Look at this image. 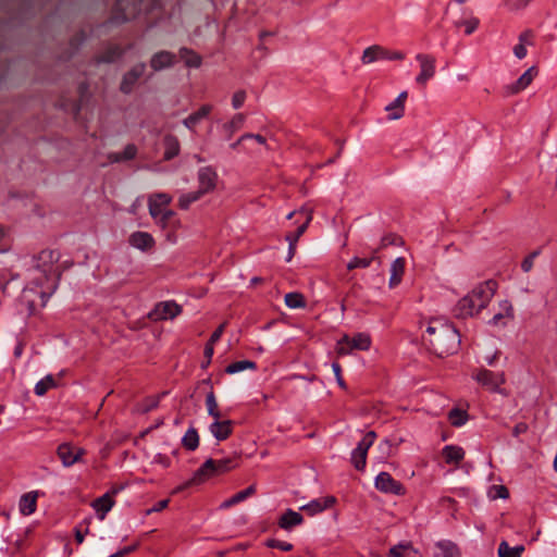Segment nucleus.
I'll return each mask as SVG.
<instances>
[{
  "mask_svg": "<svg viewBox=\"0 0 557 557\" xmlns=\"http://www.w3.org/2000/svg\"><path fill=\"white\" fill-rule=\"evenodd\" d=\"M539 70L536 66L529 67L515 83L506 86L507 95H516L531 85L534 77L537 76Z\"/></svg>",
  "mask_w": 557,
  "mask_h": 557,
  "instance_id": "nucleus-13",
  "label": "nucleus"
},
{
  "mask_svg": "<svg viewBox=\"0 0 557 557\" xmlns=\"http://www.w3.org/2000/svg\"><path fill=\"white\" fill-rule=\"evenodd\" d=\"M401 244H403L401 237L397 236L396 234L389 233L381 238L380 246L376 249L379 251L380 249L386 248L387 246H392V245L398 246Z\"/></svg>",
  "mask_w": 557,
  "mask_h": 557,
  "instance_id": "nucleus-47",
  "label": "nucleus"
},
{
  "mask_svg": "<svg viewBox=\"0 0 557 557\" xmlns=\"http://www.w3.org/2000/svg\"><path fill=\"white\" fill-rule=\"evenodd\" d=\"M265 545L270 548H278L284 552H289L293 549V545L290 543L278 541L275 539L267 540Z\"/></svg>",
  "mask_w": 557,
  "mask_h": 557,
  "instance_id": "nucleus-49",
  "label": "nucleus"
},
{
  "mask_svg": "<svg viewBox=\"0 0 557 557\" xmlns=\"http://www.w3.org/2000/svg\"><path fill=\"white\" fill-rule=\"evenodd\" d=\"M405 54L400 51H389L379 45L368 47L361 57L363 64H370L377 60H404Z\"/></svg>",
  "mask_w": 557,
  "mask_h": 557,
  "instance_id": "nucleus-4",
  "label": "nucleus"
},
{
  "mask_svg": "<svg viewBox=\"0 0 557 557\" xmlns=\"http://www.w3.org/2000/svg\"><path fill=\"white\" fill-rule=\"evenodd\" d=\"M145 71L146 64L144 62L135 64L123 75L120 84V91L124 95H129L134 90L139 78L144 75Z\"/></svg>",
  "mask_w": 557,
  "mask_h": 557,
  "instance_id": "nucleus-11",
  "label": "nucleus"
},
{
  "mask_svg": "<svg viewBox=\"0 0 557 557\" xmlns=\"http://www.w3.org/2000/svg\"><path fill=\"white\" fill-rule=\"evenodd\" d=\"M205 195L199 189L181 195L178 198V207L182 210H187L191 203L198 201Z\"/></svg>",
  "mask_w": 557,
  "mask_h": 557,
  "instance_id": "nucleus-37",
  "label": "nucleus"
},
{
  "mask_svg": "<svg viewBox=\"0 0 557 557\" xmlns=\"http://www.w3.org/2000/svg\"><path fill=\"white\" fill-rule=\"evenodd\" d=\"M332 369H333V372L335 374V377H336V381H337V384L339 385V387L342 388H346V383L345 381L343 380L342 377V368H341V364L337 363V362H333L332 363Z\"/></svg>",
  "mask_w": 557,
  "mask_h": 557,
  "instance_id": "nucleus-56",
  "label": "nucleus"
},
{
  "mask_svg": "<svg viewBox=\"0 0 557 557\" xmlns=\"http://www.w3.org/2000/svg\"><path fill=\"white\" fill-rule=\"evenodd\" d=\"M218 173L214 168L208 165L200 168L197 173L198 189L203 195L212 193L218 184Z\"/></svg>",
  "mask_w": 557,
  "mask_h": 557,
  "instance_id": "nucleus-10",
  "label": "nucleus"
},
{
  "mask_svg": "<svg viewBox=\"0 0 557 557\" xmlns=\"http://www.w3.org/2000/svg\"><path fill=\"white\" fill-rule=\"evenodd\" d=\"M178 54L188 67H199L201 64V58L191 49L183 47L180 49Z\"/></svg>",
  "mask_w": 557,
  "mask_h": 557,
  "instance_id": "nucleus-31",
  "label": "nucleus"
},
{
  "mask_svg": "<svg viewBox=\"0 0 557 557\" xmlns=\"http://www.w3.org/2000/svg\"><path fill=\"white\" fill-rule=\"evenodd\" d=\"M472 379L493 393L508 396L507 391L500 387L506 382L504 371L494 372L485 368H481L472 375Z\"/></svg>",
  "mask_w": 557,
  "mask_h": 557,
  "instance_id": "nucleus-2",
  "label": "nucleus"
},
{
  "mask_svg": "<svg viewBox=\"0 0 557 557\" xmlns=\"http://www.w3.org/2000/svg\"><path fill=\"white\" fill-rule=\"evenodd\" d=\"M533 32L531 29H527L519 35V42L524 44V46H533Z\"/></svg>",
  "mask_w": 557,
  "mask_h": 557,
  "instance_id": "nucleus-59",
  "label": "nucleus"
},
{
  "mask_svg": "<svg viewBox=\"0 0 557 557\" xmlns=\"http://www.w3.org/2000/svg\"><path fill=\"white\" fill-rule=\"evenodd\" d=\"M164 146V160L169 161L178 156L180 153V141L178 138L172 134H168L163 138Z\"/></svg>",
  "mask_w": 557,
  "mask_h": 557,
  "instance_id": "nucleus-26",
  "label": "nucleus"
},
{
  "mask_svg": "<svg viewBox=\"0 0 557 557\" xmlns=\"http://www.w3.org/2000/svg\"><path fill=\"white\" fill-rule=\"evenodd\" d=\"M336 503L334 496H326L324 498L313 499L310 503L300 507V510L308 512L310 516H314L323 510L332 507Z\"/></svg>",
  "mask_w": 557,
  "mask_h": 557,
  "instance_id": "nucleus-20",
  "label": "nucleus"
},
{
  "mask_svg": "<svg viewBox=\"0 0 557 557\" xmlns=\"http://www.w3.org/2000/svg\"><path fill=\"white\" fill-rule=\"evenodd\" d=\"M148 208L150 215L157 220L164 211H162V207L159 206L158 201L154 199V197H149L148 199Z\"/></svg>",
  "mask_w": 557,
  "mask_h": 557,
  "instance_id": "nucleus-51",
  "label": "nucleus"
},
{
  "mask_svg": "<svg viewBox=\"0 0 557 557\" xmlns=\"http://www.w3.org/2000/svg\"><path fill=\"white\" fill-rule=\"evenodd\" d=\"M245 123V115L243 113H237L233 116V119L223 125V129L227 134V138H231L235 132L240 129Z\"/></svg>",
  "mask_w": 557,
  "mask_h": 557,
  "instance_id": "nucleus-34",
  "label": "nucleus"
},
{
  "mask_svg": "<svg viewBox=\"0 0 557 557\" xmlns=\"http://www.w3.org/2000/svg\"><path fill=\"white\" fill-rule=\"evenodd\" d=\"M256 493V486L252 484L248 486L247 488L234 494L238 503L245 500L249 496H252Z\"/></svg>",
  "mask_w": 557,
  "mask_h": 557,
  "instance_id": "nucleus-55",
  "label": "nucleus"
},
{
  "mask_svg": "<svg viewBox=\"0 0 557 557\" xmlns=\"http://www.w3.org/2000/svg\"><path fill=\"white\" fill-rule=\"evenodd\" d=\"M206 406H207L208 412L213 411L216 408H219L216 399H215V395L212 389L207 394Z\"/></svg>",
  "mask_w": 557,
  "mask_h": 557,
  "instance_id": "nucleus-57",
  "label": "nucleus"
},
{
  "mask_svg": "<svg viewBox=\"0 0 557 557\" xmlns=\"http://www.w3.org/2000/svg\"><path fill=\"white\" fill-rule=\"evenodd\" d=\"M497 289V283L494 280H487L480 283L471 292L472 296L479 302V310L487 307L492 298L494 297Z\"/></svg>",
  "mask_w": 557,
  "mask_h": 557,
  "instance_id": "nucleus-7",
  "label": "nucleus"
},
{
  "mask_svg": "<svg viewBox=\"0 0 557 557\" xmlns=\"http://www.w3.org/2000/svg\"><path fill=\"white\" fill-rule=\"evenodd\" d=\"M285 305L290 309L305 308L306 300L302 294L294 292L285 295Z\"/></svg>",
  "mask_w": 557,
  "mask_h": 557,
  "instance_id": "nucleus-39",
  "label": "nucleus"
},
{
  "mask_svg": "<svg viewBox=\"0 0 557 557\" xmlns=\"http://www.w3.org/2000/svg\"><path fill=\"white\" fill-rule=\"evenodd\" d=\"M128 243L131 246L141 251H148L152 249L156 244L151 234L140 231L131 234V236L128 237Z\"/></svg>",
  "mask_w": 557,
  "mask_h": 557,
  "instance_id": "nucleus-18",
  "label": "nucleus"
},
{
  "mask_svg": "<svg viewBox=\"0 0 557 557\" xmlns=\"http://www.w3.org/2000/svg\"><path fill=\"white\" fill-rule=\"evenodd\" d=\"M176 55L173 52L162 50L154 53L150 59V66L153 71L159 72L164 69L174 66Z\"/></svg>",
  "mask_w": 557,
  "mask_h": 557,
  "instance_id": "nucleus-16",
  "label": "nucleus"
},
{
  "mask_svg": "<svg viewBox=\"0 0 557 557\" xmlns=\"http://www.w3.org/2000/svg\"><path fill=\"white\" fill-rule=\"evenodd\" d=\"M436 547L437 552L434 557H459L457 546L450 542H440Z\"/></svg>",
  "mask_w": 557,
  "mask_h": 557,
  "instance_id": "nucleus-33",
  "label": "nucleus"
},
{
  "mask_svg": "<svg viewBox=\"0 0 557 557\" xmlns=\"http://www.w3.org/2000/svg\"><path fill=\"white\" fill-rule=\"evenodd\" d=\"M182 445L185 449L194 451L199 446V434L196 428L190 426L182 438Z\"/></svg>",
  "mask_w": 557,
  "mask_h": 557,
  "instance_id": "nucleus-30",
  "label": "nucleus"
},
{
  "mask_svg": "<svg viewBox=\"0 0 557 557\" xmlns=\"http://www.w3.org/2000/svg\"><path fill=\"white\" fill-rule=\"evenodd\" d=\"M500 306V312L505 313L506 317L510 320L513 319V308L510 301L504 300L499 304Z\"/></svg>",
  "mask_w": 557,
  "mask_h": 557,
  "instance_id": "nucleus-60",
  "label": "nucleus"
},
{
  "mask_svg": "<svg viewBox=\"0 0 557 557\" xmlns=\"http://www.w3.org/2000/svg\"><path fill=\"white\" fill-rule=\"evenodd\" d=\"M405 271V259L397 258L393 261L391 265V277H389V286L395 287L401 281V275Z\"/></svg>",
  "mask_w": 557,
  "mask_h": 557,
  "instance_id": "nucleus-29",
  "label": "nucleus"
},
{
  "mask_svg": "<svg viewBox=\"0 0 557 557\" xmlns=\"http://www.w3.org/2000/svg\"><path fill=\"white\" fill-rule=\"evenodd\" d=\"M388 115V121H397L400 120L405 114V107H401L397 102L393 101L389 104H387L384 109Z\"/></svg>",
  "mask_w": 557,
  "mask_h": 557,
  "instance_id": "nucleus-43",
  "label": "nucleus"
},
{
  "mask_svg": "<svg viewBox=\"0 0 557 557\" xmlns=\"http://www.w3.org/2000/svg\"><path fill=\"white\" fill-rule=\"evenodd\" d=\"M137 148L134 144H128L125 146L124 150L122 151V158L124 161L132 160L136 157Z\"/></svg>",
  "mask_w": 557,
  "mask_h": 557,
  "instance_id": "nucleus-54",
  "label": "nucleus"
},
{
  "mask_svg": "<svg viewBox=\"0 0 557 557\" xmlns=\"http://www.w3.org/2000/svg\"><path fill=\"white\" fill-rule=\"evenodd\" d=\"M443 457L447 463H459L465 457V450L455 445H447L443 448Z\"/></svg>",
  "mask_w": 557,
  "mask_h": 557,
  "instance_id": "nucleus-28",
  "label": "nucleus"
},
{
  "mask_svg": "<svg viewBox=\"0 0 557 557\" xmlns=\"http://www.w3.org/2000/svg\"><path fill=\"white\" fill-rule=\"evenodd\" d=\"M182 312L181 306L174 301H164L158 304L152 311L149 312L148 317L150 320L159 321L173 319Z\"/></svg>",
  "mask_w": 557,
  "mask_h": 557,
  "instance_id": "nucleus-12",
  "label": "nucleus"
},
{
  "mask_svg": "<svg viewBox=\"0 0 557 557\" xmlns=\"http://www.w3.org/2000/svg\"><path fill=\"white\" fill-rule=\"evenodd\" d=\"M60 259V252L57 250H42L38 255V260L42 261V265L46 264H53L54 262H58Z\"/></svg>",
  "mask_w": 557,
  "mask_h": 557,
  "instance_id": "nucleus-45",
  "label": "nucleus"
},
{
  "mask_svg": "<svg viewBox=\"0 0 557 557\" xmlns=\"http://www.w3.org/2000/svg\"><path fill=\"white\" fill-rule=\"evenodd\" d=\"M150 197H154V199L158 201L159 206H168L172 201V197L169 194L165 193H157L154 195H151Z\"/></svg>",
  "mask_w": 557,
  "mask_h": 557,
  "instance_id": "nucleus-58",
  "label": "nucleus"
},
{
  "mask_svg": "<svg viewBox=\"0 0 557 557\" xmlns=\"http://www.w3.org/2000/svg\"><path fill=\"white\" fill-rule=\"evenodd\" d=\"M479 311V302L475 300L471 293L461 298L455 307V315L462 319L472 317L475 312L478 313Z\"/></svg>",
  "mask_w": 557,
  "mask_h": 557,
  "instance_id": "nucleus-15",
  "label": "nucleus"
},
{
  "mask_svg": "<svg viewBox=\"0 0 557 557\" xmlns=\"http://www.w3.org/2000/svg\"><path fill=\"white\" fill-rule=\"evenodd\" d=\"M490 496L493 499H496V498L506 499L509 497V491L505 485H492L490 488Z\"/></svg>",
  "mask_w": 557,
  "mask_h": 557,
  "instance_id": "nucleus-48",
  "label": "nucleus"
},
{
  "mask_svg": "<svg viewBox=\"0 0 557 557\" xmlns=\"http://www.w3.org/2000/svg\"><path fill=\"white\" fill-rule=\"evenodd\" d=\"M58 456L64 467H70L79 461L85 450L83 448H75L70 443H63L58 447Z\"/></svg>",
  "mask_w": 557,
  "mask_h": 557,
  "instance_id": "nucleus-14",
  "label": "nucleus"
},
{
  "mask_svg": "<svg viewBox=\"0 0 557 557\" xmlns=\"http://www.w3.org/2000/svg\"><path fill=\"white\" fill-rule=\"evenodd\" d=\"M246 99V92L244 90H238L233 95L232 106L234 109H239Z\"/></svg>",
  "mask_w": 557,
  "mask_h": 557,
  "instance_id": "nucleus-53",
  "label": "nucleus"
},
{
  "mask_svg": "<svg viewBox=\"0 0 557 557\" xmlns=\"http://www.w3.org/2000/svg\"><path fill=\"white\" fill-rule=\"evenodd\" d=\"M168 392H162L157 396L147 397L143 404L138 405L135 409L136 412L145 414L156 409L159 406L161 397L165 396Z\"/></svg>",
  "mask_w": 557,
  "mask_h": 557,
  "instance_id": "nucleus-32",
  "label": "nucleus"
},
{
  "mask_svg": "<svg viewBox=\"0 0 557 557\" xmlns=\"http://www.w3.org/2000/svg\"><path fill=\"white\" fill-rule=\"evenodd\" d=\"M124 54V49L119 45H109L99 55H97V63H113Z\"/></svg>",
  "mask_w": 557,
  "mask_h": 557,
  "instance_id": "nucleus-23",
  "label": "nucleus"
},
{
  "mask_svg": "<svg viewBox=\"0 0 557 557\" xmlns=\"http://www.w3.org/2000/svg\"><path fill=\"white\" fill-rule=\"evenodd\" d=\"M532 0H503L504 7L509 12H516L525 9Z\"/></svg>",
  "mask_w": 557,
  "mask_h": 557,
  "instance_id": "nucleus-46",
  "label": "nucleus"
},
{
  "mask_svg": "<svg viewBox=\"0 0 557 557\" xmlns=\"http://www.w3.org/2000/svg\"><path fill=\"white\" fill-rule=\"evenodd\" d=\"M212 111V106L211 104H203L200 107V109L194 113H191L190 115H188L186 119L183 120V124L189 128V129H194L195 126L201 121L203 120L205 117H207L210 112Z\"/></svg>",
  "mask_w": 557,
  "mask_h": 557,
  "instance_id": "nucleus-25",
  "label": "nucleus"
},
{
  "mask_svg": "<svg viewBox=\"0 0 557 557\" xmlns=\"http://www.w3.org/2000/svg\"><path fill=\"white\" fill-rule=\"evenodd\" d=\"M137 548H138V543L129 545V546H125L122 549H120L119 552L114 553V556H116V557H124L126 555L132 554Z\"/></svg>",
  "mask_w": 557,
  "mask_h": 557,
  "instance_id": "nucleus-62",
  "label": "nucleus"
},
{
  "mask_svg": "<svg viewBox=\"0 0 557 557\" xmlns=\"http://www.w3.org/2000/svg\"><path fill=\"white\" fill-rule=\"evenodd\" d=\"M423 335V344L429 350L443 358L458 351L461 339L454 324L432 320Z\"/></svg>",
  "mask_w": 557,
  "mask_h": 557,
  "instance_id": "nucleus-1",
  "label": "nucleus"
},
{
  "mask_svg": "<svg viewBox=\"0 0 557 557\" xmlns=\"http://www.w3.org/2000/svg\"><path fill=\"white\" fill-rule=\"evenodd\" d=\"M524 547L522 545H518L515 547H510L506 541L500 542L498 546V556L499 557H521Z\"/></svg>",
  "mask_w": 557,
  "mask_h": 557,
  "instance_id": "nucleus-36",
  "label": "nucleus"
},
{
  "mask_svg": "<svg viewBox=\"0 0 557 557\" xmlns=\"http://www.w3.org/2000/svg\"><path fill=\"white\" fill-rule=\"evenodd\" d=\"M175 216V212L173 210H165L157 220V224L162 227L166 228L173 218Z\"/></svg>",
  "mask_w": 557,
  "mask_h": 557,
  "instance_id": "nucleus-50",
  "label": "nucleus"
},
{
  "mask_svg": "<svg viewBox=\"0 0 557 557\" xmlns=\"http://www.w3.org/2000/svg\"><path fill=\"white\" fill-rule=\"evenodd\" d=\"M55 385L57 383L54 377L51 374H48L35 385V393L38 396H42L48 392V389L54 387Z\"/></svg>",
  "mask_w": 557,
  "mask_h": 557,
  "instance_id": "nucleus-42",
  "label": "nucleus"
},
{
  "mask_svg": "<svg viewBox=\"0 0 557 557\" xmlns=\"http://www.w3.org/2000/svg\"><path fill=\"white\" fill-rule=\"evenodd\" d=\"M410 544H398L389 548V557H405V552L410 549Z\"/></svg>",
  "mask_w": 557,
  "mask_h": 557,
  "instance_id": "nucleus-52",
  "label": "nucleus"
},
{
  "mask_svg": "<svg viewBox=\"0 0 557 557\" xmlns=\"http://www.w3.org/2000/svg\"><path fill=\"white\" fill-rule=\"evenodd\" d=\"M416 60L420 63L421 71L416 77L417 84L425 86L435 76V58L431 54L418 53Z\"/></svg>",
  "mask_w": 557,
  "mask_h": 557,
  "instance_id": "nucleus-8",
  "label": "nucleus"
},
{
  "mask_svg": "<svg viewBox=\"0 0 557 557\" xmlns=\"http://www.w3.org/2000/svg\"><path fill=\"white\" fill-rule=\"evenodd\" d=\"M213 465L214 463L212 458L207 459L201 465V467L194 472L193 476L183 484L175 487L172 494H177L190 486L199 485L203 483L206 480H208L210 476L214 475V473L212 472Z\"/></svg>",
  "mask_w": 557,
  "mask_h": 557,
  "instance_id": "nucleus-6",
  "label": "nucleus"
},
{
  "mask_svg": "<svg viewBox=\"0 0 557 557\" xmlns=\"http://www.w3.org/2000/svg\"><path fill=\"white\" fill-rule=\"evenodd\" d=\"M370 446L366 443L359 442L357 447L351 453V463L358 471H362L366 467L367 454Z\"/></svg>",
  "mask_w": 557,
  "mask_h": 557,
  "instance_id": "nucleus-24",
  "label": "nucleus"
},
{
  "mask_svg": "<svg viewBox=\"0 0 557 557\" xmlns=\"http://www.w3.org/2000/svg\"><path fill=\"white\" fill-rule=\"evenodd\" d=\"M247 369H250V370L257 369L256 362L250 361V360L236 361V362L228 364L225 368V372L228 374H235V373H238V372L247 370Z\"/></svg>",
  "mask_w": 557,
  "mask_h": 557,
  "instance_id": "nucleus-40",
  "label": "nucleus"
},
{
  "mask_svg": "<svg viewBox=\"0 0 557 557\" xmlns=\"http://www.w3.org/2000/svg\"><path fill=\"white\" fill-rule=\"evenodd\" d=\"M225 326H226V322H223V323H222V324H221V325H220V326H219V327H218V329H216V330L211 334V336H210L209 341H210L211 343H214V344H215V343L221 338V336H222V334H223V332H224Z\"/></svg>",
  "mask_w": 557,
  "mask_h": 557,
  "instance_id": "nucleus-64",
  "label": "nucleus"
},
{
  "mask_svg": "<svg viewBox=\"0 0 557 557\" xmlns=\"http://www.w3.org/2000/svg\"><path fill=\"white\" fill-rule=\"evenodd\" d=\"M37 492L26 493L21 497L20 511L24 516H29L36 510Z\"/></svg>",
  "mask_w": 557,
  "mask_h": 557,
  "instance_id": "nucleus-27",
  "label": "nucleus"
},
{
  "mask_svg": "<svg viewBox=\"0 0 557 557\" xmlns=\"http://www.w3.org/2000/svg\"><path fill=\"white\" fill-rule=\"evenodd\" d=\"M311 220H312V212L308 211V218L306 219L305 223H302L300 226H298L295 233H288L286 235L285 239L288 242V255L286 258L287 262H289L293 259L295 251H296V245L298 243V239L306 232Z\"/></svg>",
  "mask_w": 557,
  "mask_h": 557,
  "instance_id": "nucleus-17",
  "label": "nucleus"
},
{
  "mask_svg": "<svg viewBox=\"0 0 557 557\" xmlns=\"http://www.w3.org/2000/svg\"><path fill=\"white\" fill-rule=\"evenodd\" d=\"M304 522V517L293 509H287L278 519V527L284 530H290L293 527Z\"/></svg>",
  "mask_w": 557,
  "mask_h": 557,
  "instance_id": "nucleus-22",
  "label": "nucleus"
},
{
  "mask_svg": "<svg viewBox=\"0 0 557 557\" xmlns=\"http://www.w3.org/2000/svg\"><path fill=\"white\" fill-rule=\"evenodd\" d=\"M375 487L383 492L389 493L394 495H404L406 493L405 486L393 479V476L388 472H380L374 481Z\"/></svg>",
  "mask_w": 557,
  "mask_h": 557,
  "instance_id": "nucleus-9",
  "label": "nucleus"
},
{
  "mask_svg": "<svg viewBox=\"0 0 557 557\" xmlns=\"http://www.w3.org/2000/svg\"><path fill=\"white\" fill-rule=\"evenodd\" d=\"M479 18L478 17H471L469 20H460L454 22V25L456 28H459L461 26H465V33L467 35H471L479 26Z\"/></svg>",
  "mask_w": 557,
  "mask_h": 557,
  "instance_id": "nucleus-44",
  "label": "nucleus"
},
{
  "mask_svg": "<svg viewBox=\"0 0 557 557\" xmlns=\"http://www.w3.org/2000/svg\"><path fill=\"white\" fill-rule=\"evenodd\" d=\"M114 506V500L110 496V493L103 494L101 497L95 499L91 503V507L96 510L97 517L100 520L106 518V515L112 509Z\"/></svg>",
  "mask_w": 557,
  "mask_h": 557,
  "instance_id": "nucleus-21",
  "label": "nucleus"
},
{
  "mask_svg": "<svg viewBox=\"0 0 557 557\" xmlns=\"http://www.w3.org/2000/svg\"><path fill=\"white\" fill-rule=\"evenodd\" d=\"M376 253L377 249H374L372 252V256L370 258H359L354 257L348 263H347V270L351 271L357 268H368L371 265V263L376 260Z\"/></svg>",
  "mask_w": 557,
  "mask_h": 557,
  "instance_id": "nucleus-38",
  "label": "nucleus"
},
{
  "mask_svg": "<svg viewBox=\"0 0 557 557\" xmlns=\"http://www.w3.org/2000/svg\"><path fill=\"white\" fill-rule=\"evenodd\" d=\"M233 424L234 422L228 419L223 421H213L209 425V431L218 442H222L232 435Z\"/></svg>",
  "mask_w": 557,
  "mask_h": 557,
  "instance_id": "nucleus-19",
  "label": "nucleus"
},
{
  "mask_svg": "<svg viewBox=\"0 0 557 557\" xmlns=\"http://www.w3.org/2000/svg\"><path fill=\"white\" fill-rule=\"evenodd\" d=\"M168 505H169V499L160 500L152 508L147 509L146 515H150L152 512H159V511L163 510L164 508H166Z\"/></svg>",
  "mask_w": 557,
  "mask_h": 557,
  "instance_id": "nucleus-63",
  "label": "nucleus"
},
{
  "mask_svg": "<svg viewBox=\"0 0 557 557\" xmlns=\"http://www.w3.org/2000/svg\"><path fill=\"white\" fill-rule=\"evenodd\" d=\"M213 469L212 472L214 475L225 473L234 468L237 467V463L235 462L234 458H223L220 460L213 459Z\"/></svg>",
  "mask_w": 557,
  "mask_h": 557,
  "instance_id": "nucleus-35",
  "label": "nucleus"
},
{
  "mask_svg": "<svg viewBox=\"0 0 557 557\" xmlns=\"http://www.w3.org/2000/svg\"><path fill=\"white\" fill-rule=\"evenodd\" d=\"M468 413L465 410L454 408L448 413V419L454 426H461L468 421Z\"/></svg>",
  "mask_w": 557,
  "mask_h": 557,
  "instance_id": "nucleus-41",
  "label": "nucleus"
},
{
  "mask_svg": "<svg viewBox=\"0 0 557 557\" xmlns=\"http://www.w3.org/2000/svg\"><path fill=\"white\" fill-rule=\"evenodd\" d=\"M371 346V337L366 333H358L352 338L347 335L338 342L337 352L348 355L351 349L368 350Z\"/></svg>",
  "mask_w": 557,
  "mask_h": 557,
  "instance_id": "nucleus-5",
  "label": "nucleus"
},
{
  "mask_svg": "<svg viewBox=\"0 0 557 557\" xmlns=\"http://www.w3.org/2000/svg\"><path fill=\"white\" fill-rule=\"evenodd\" d=\"M527 48L524 46V44H521L519 42L518 45H516L513 47V54L516 55V58H518L519 60L523 59L527 57Z\"/></svg>",
  "mask_w": 557,
  "mask_h": 557,
  "instance_id": "nucleus-61",
  "label": "nucleus"
},
{
  "mask_svg": "<svg viewBox=\"0 0 557 557\" xmlns=\"http://www.w3.org/2000/svg\"><path fill=\"white\" fill-rule=\"evenodd\" d=\"M140 12L139 0H117L113 15L110 18L112 24H122L131 21Z\"/></svg>",
  "mask_w": 557,
  "mask_h": 557,
  "instance_id": "nucleus-3",
  "label": "nucleus"
}]
</instances>
